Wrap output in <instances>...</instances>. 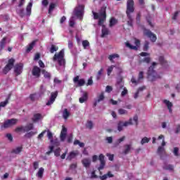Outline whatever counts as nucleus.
I'll list each match as a JSON object with an SVG mask.
<instances>
[{"label": "nucleus", "instance_id": "1", "mask_svg": "<svg viewBox=\"0 0 180 180\" xmlns=\"http://www.w3.org/2000/svg\"><path fill=\"white\" fill-rule=\"evenodd\" d=\"M94 19L98 20V26H102V37H105V36L109 34V30L105 27L103 23L105 20H106V8H101L99 13H95L92 11Z\"/></svg>", "mask_w": 180, "mask_h": 180}, {"label": "nucleus", "instance_id": "2", "mask_svg": "<svg viewBox=\"0 0 180 180\" xmlns=\"http://www.w3.org/2000/svg\"><path fill=\"white\" fill-rule=\"evenodd\" d=\"M64 49H62L60 52L56 53L53 58V61L58 63V66L56 65L58 71H63L65 68V59L64 58Z\"/></svg>", "mask_w": 180, "mask_h": 180}, {"label": "nucleus", "instance_id": "3", "mask_svg": "<svg viewBox=\"0 0 180 180\" xmlns=\"http://www.w3.org/2000/svg\"><path fill=\"white\" fill-rule=\"evenodd\" d=\"M134 12V1L128 0L127 2V16L128 18L127 25L128 26H133V17L131 13Z\"/></svg>", "mask_w": 180, "mask_h": 180}, {"label": "nucleus", "instance_id": "4", "mask_svg": "<svg viewBox=\"0 0 180 180\" xmlns=\"http://www.w3.org/2000/svg\"><path fill=\"white\" fill-rule=\"evenodd\" d=\"M155 65H157V63L153 62L148 70V79L151 82H154V81L161 79V75L154 70Z\"/></svg>", "mask_w": 180, "mask_h": 180}, {"label": "nucleus", "instance_id": "5", "mask_svg": "<svg viewBox=\"0 0 180 180\" xmlns=\"http://www.w3.org/2000/svg\"><path fill=\"white\" fill-rule=\"evenodd\" d=\"M133 124H135L136 126L139 124V116L134 115L133 119L130 118L128 121L124 122H120L118 123L117 130L122 131V130H123V127H127V126H131Z\"/></svg>", "mask_w": 180, "mask_h": 180}, {"label": "nucleus", "instance_id": "6", "mask_svg": "<svg viewBox=\"0 0 180 180\" xmlns=\"http://www.w3.org/2000/svg\"><path fill=\"white\" fill-rule=\"evenodd\" d=\"M18 123V120L13 118L10 120H7L4 122V124L1 126V129H9V127H12V126H15Z\"/></svg>", "mask_w": 180, "mask_h": 180}, {"label": "nucleus", "instance_id": "7", "mask_svg": "<svg viewBox=\"0 0 180 180\" xmlns=\"http://www.w3.org/2000/svg\"><path fill=\"white\" fill-rule=\"evenodd\" d=\"M84 5H79L75 8L74 13L79 19H82V16H84Z\"/></svg>", "mask_w": 180, "mask_h": 180}, {"label": "nucleus", "instance_id": "8", "mask_svg": "<svg viewBox=\"0 0 180 180\" xmlns=\"http://www.w3.org/2000/svg\"><path fill=\"white\" fill-rule=\"evenodd\" d=\"M158 140H162V146H159L158 148V154L162 155V154H164V153H165V148H164V147L166 143L164 135H160L158 138Z\"/></svg>", "mask_w": 180, "mask_h": 180}, {"label": "nucleus", "instance_id": "9", "mask_svg": "<svg viewBox=\"0 0 180 180\" xmlns=\"http://www.w3.org/2000/svg\"><path fill=\"white\" fill-rule=\"evenodd\" d=\"M143 34L148 37L153 43L157 41V36L149 30H144Z\"/></svg>", "mask_w": 180, "mask_h": 180}, {"label": "nucleus", "instance_id": "10", "mask_svg": "<svg viewBox=\"0 0 180 180\" xmlns=\"http://www.w3.org/2000/svg\"><path fill=\"white\" fill-rule=\"evenodd\" d=\"M143 79H144V72L141 71L139 73L137 80H136V79L134 77H132L131 79V82L132 84H134V85H137V84H140V82H141V81H143Z\"/></svg>", "mask_w": 180, "mask_h": 180}, {"label": "nucleus", "instance_id": "11", "mask_svg": "<svg viewBox=\"0 0 180 180\" xmlns=\"http://www.w3.org/2000/svg\"><path fill=\"white\" fill-rule=\"evenodd\" d=\"M14 63H15V60L13 59H10L8 60V63L6 65V67L3 70L4 74H8V72H9L11 70H12V68H13Z\"/></svg>", "mask_w": 180, "mask_h": 180}, {"label": "nucleus", "instance_id": "12", "mask_svg": "<svg viewBox=\"0 0 180 180\" xmlns=\"http://www.w3.org/2000/svg\"><path fill=\"white\" fill-rule=\"evenodd\" d=\"M140 56H141V57H144L141 59V63H146V64H148V63L151 61V59L150 58V53L147 52H141Z\"/></svg>", "mask_w": 180, "mask_h": 180}, {"label": "nucleus", "instance_id": "13", "mask_svg": "<svg viewBox=\"0 0 180 180\" xmlns=\"http://www.w3.org/2000/svg\"><path fill=\"white\" fill-rule=\"evenodd\" d=\"M134 43L136 46H133L130 44V43L126 42L125 46L126 47H128V49H130L131 50H137V49H139V46H140V40L135 39Z\"/></svg>", "mask_w": 180, "mask_h": 180}, {"label": "nucleus", "instance_id": "14", "mask_svg": "<svg viewBox=\"0 0 180 180\" xmlns=\"http://www.w3.org/2000/svg\"><path fill=\"white\" fill-rule=\"evenodd\" d=\"M58 95V91L52 92L51 94L50 99L46 103L47 106H50V105H53V103H54V101H56V98H57Z\"/></svg>", "mask_w": 180, "mask_h": 180}, {"label": "nucleus", "instance_id": "15", "mask_svg": "<svg viewBox=\"0 0 180 180\" xmlns=\"http://www.w3.org/2000/svg\"><path fill=\"white\" fill-rule=\"evenodd\" d=\"M73 82L75 84H77V86H84V85H85V79H79V76H76L75 77H74Z\"/></svg>", "mask_w": 180, "mask_h": 180}, {"label": "nucleus", "instance_id": "16", "mask_svg": "<svg viewBox=\"0 0 180 180\" xmlns=\"http://www.w3.org/2000/svg\"><path fill=\"white\" fill-rule=\"evenodd\" d=\"M22 70H23V64L19 63L15 65L14 72L16 74V75H20V74H22Z\"/></svg>", "mask_w": 180, "mask_h": 180}, {"label": "nucleus", "instance_id": "17", "mask_svg": "<svg viewBox=\"0 0 180 180\" xmlns=\"http://www.w3.org/2000/svg\"><path fill=\"white\" fill-rule=\"evenodd\" d=\"M100 166L98 167V171H102L105 168V156L103 154L99 155Z\"/></svg>", "mask_w": 180, "mask_h": 180}, {"label": "nucleus", "instance_id": "18", "mask_svg": "<svg viewBox=\"0 0 180 180\" xmlns=\"http://www.w3.org/2000/svg\"><path fill=\"white\" fill-rule=\"evenodd\" d=\"M79 154V152L78 150L72 151L68 154L66 160H68V161H71V160H74V158H75V157Z\"/></svg>", "mask_w": 180, "mask_h": 180}, {"label": "nucleus", "instance_id": "19", "mask_svg": "<svg viewBox=\"0 0 180 180\" xmlns=\"http://www.w3.org/2000/svg\"><path fill=\"white\" fill-rule=\"evenodd\" d=\"M163 169L165 171H169V172H174V169H175V166L171 164L165 163L163 165Z\"/></svg>", "mask_w": 180, "mask_h": 180}, {"label": "nucleus", "instance_id": "20", "mask_svg": "<svg viewBox=\"0 0 180 180\" xmlns=\"http://www.w3.org/2000/svg\"><path fill=\"white\" fill-rule=\"evenodd\" d=\"M9 43L11 41V39L9 38L5 37H4L1 41H0V51L4 50L5 49V44H6V42Z\"/></svg>", "mask_w": 180, "mask_h": 180}, {"label": "nucleus", "instance_id": "21", "mask_svg": "<svg viewBox=\"0 0 180 180\" xmlns=\"http://www.w3.org/2000/svg\"><path fill=\"white\" fill-rule=\"evenodd\" d=\"M105 99V93L102 92L101 94L97 96V99L94 102V106H96L98 103L102 102Z\"/></svg>", "mask_w": 180, "mask_h": 180}, {"label": "nucleus", "instance_id": "22", "mask_svg": "<svg viewBox=\"0 0 180 180\" xmlns=\"http://www.w3.org/2000/svg\"><path fill=\"white\" fill-rule=\"evenodd\" d=\"M131 150H133L131 145L126 144L124 146V150L122 152V154H124V155H127V154H129V153H130Z\"/></svg>", "mask_w": 180, "mask_h": 180}, {"label": "nucleus", "instance_id": "23", "mask_svg": "<svg viewBox=\"0 0 180 180\" xmlns=\"http://www.w3.org/2000/svg\"><path fill=\"white\" fill-rule=\"evenodd\" d=\"M41 71V70L39 67L34 66L32 69V75H34V77H37V78H39V77H40Z\"/></svg>", "mask_w": 180, "mask_h": 180}, {"label": "nucleus", "instance_id": "24", "mask_svg": "<svg viewBox=\"0 0 180 180\" xmlns=\"http://www.w3.org/2000/svg\"><path fill=\"white\" fill-rule=\"evenodd\" d=\"M82 96L79 98V101L80 103H84L88 101V93L85 91H82Z\"/></svg>", "mask_w": 180, "mask_h": 180}, {"label": "nucleus", "instance_id": "25", "mask_svg": "<svg viewBox=\"0 0 180 180\" xmlns=\"http://www.w3.org/2000/svg\"><path fill=\"white\" fill-rule=\"evenodd\" d=\"M66 137H67V128H65V127L63 126V129L60 132V140L62 141H64L65 140Z\"/></svg>", "mask_w": 180, "mask_h": 180}, {"label": "nucleus", "instance_id": "26", "mask_svg": "<svg viewBox=\"0 0 180 180\" xmlns=\"http://www.w3.org/2000/svg\"><path fill=\"white\" fill-rule=\"evenodd\" d=\"M82 163L85 168H89V167L91 166V159L84 158L82 160Z\"/></svg>", "mask_w": 180, "mask_h": 180}, {"label": "nucleus", "instance_id": "27", "mask_svg": "<svg viewBox=\"0 0 180 180\" xmlns=\"http://www.w3.org/2000/svg\"><path fill=\"white\" fill-rule=\"evenodd\" d=\"M163 103H165V105H166V106L168 108V110L170 113H172V103H171L168 100H163Z\"/></svg>", "mask_w": 180, "mask_h": 180}, {"label": "nucleus", "instance_id": "28", "mask_svg": "<svg viewBox=\"0 0 180 180\" xmlns=\"http://www.w3.org/2000/svg\"><path fill=\"white\" fill-rule=\"evenodd\" d=\"M22 150H23V147L17 146V147L13 148V150H11V153H12V154H17L18 155V154L21 153Z\"/></svg>", "mask_w": 180, "mask_h": 180}, {"label": "nucleus", "instance_id": "29", "mask_svg": "<svg viewBox=\"0 0 180 180\" xmlns=\"http://www.w3.org/2000/svg\"><path fill=\"white\" fill-rule=\"evenodd\" d=\"M41 119H43V115H41V114L40 113H37L34 115L32 117V121L36 122H39V120H41Z\"/></svg>", "mask_w": 180, "mask_h": 180}, {"label": "nucleus", "instance_id": "30", "mask_svg": "<svg viewBox=\"0 0 180 180\" xmlns=\"http://www.w3.org/2000/svg\"><path fill=\"white\" fill-rule=\"evenodd\" d=\"M119 57H120L119 54L113 53L108 56V60H110V61L111 63H115V60H117V58H119Z\"/></svg>", "mask_w": 180, "mask_h": 180}, {"label": "nucleus", "instance_id": "31", "mask_svg": "<svg viewBox=\"0 0 180 180\" xmlns=\"http://www.w3.org/2000/svg\"><path fill=\"white\" fill-rule=\"evenodd\" d=\"M33 6V3L30 2L26 8V11H27V15L28 16H30L31 13H32V7Z\"/></svg>", "mask_w": 180, "mask_h": 180}, {"label": "nucleus", "instance_id": "32", "mask_svg": "<svg viewBox=\"0 0 180 180\" xmlns=\"http://www.w3.org/2000/svg\"><path fill=\"white\" fill-rule=\"evenodd\" d=\"M69 117H70V112H68V110L65 108L63 112V119H65V120H67Z\"/></svg>", "mask_w": 180, "mask_h": 180}, {"label": "nucleus", "instance_id": "33", "mask_svg": "<svg viewBox=\"0 0 180 180\" xmlns=\"http://www.w3.org/2000/svg\"><path fill=\"white\" fill-rule=\"evenodd\" d=\"M43 174H44V169L43 167H41L37 173V176L38 178H43Z\"/></svg>", "mask_w": 180, "mask_h": 180}, {"label": "nucleus", "instance_id": "34", "mask_svg": "<svg viewBox=\"0 0 180 180\" xmlns=\"http://www.w3.org/2000/svg\"><path fill=\"white\" fill-rule=\"evenodd\" d=\"M86 127L89 130H92V129H94V122L92 121H87L86 123Z\"/></svg>", "mask_w": 180, "mask_h": 180}, {"label": "nucleus", "instance_id": "35", "mask_svg": "<svg viewBox=\"0 0 180 180\" xmlns=\"http://www.w3.org/2000/svg\"><path fill=\"white\" fill-rule=\"evenodd\" d=\"M82 46L84 50H88L89 49V41L88 40L82 41Z\"/></svg>", "mask_w": 180, "mask_h": 180}, {"label": "nucleus", "instance_id": "36", "mask_svg": "<svg viewBox=\"0 0 180 180\" xmlns=\"http://www.w3.org/2000/svg\"><path fill=\"white\" fill-rule=\"evenodd\" d=\"M46 86L41 85L40 86V89H39V95H40V96H43V95H44V94L46 93Z\"/></svg>", "mask_w": 180, "mask_h": 180}, {"label": "nucleus", "instance_id": "37", "mask_svg": "<svg viewBox=\"0 0 180 180\" xmlns=\"http://www.w3.org/2000/svg\"><path fill=\"white\" fill-rule=\"evenodd\" d=\"M150 140H151V139L148 138V137H143L141 141V146H144V144L149 143Z\"/></svg>", "mask_w": 180, "mask_h": 180}, {"label": "nucleus", "instance_id": "38", "mask_svg": "<svg viewBox=\"0 0 180 180\" xmlns=\"http://www.w3.org/2000/svg\"><path fill=\"white\" fill-rule=\"evenodd\" d=\"M16 12L18 15H20L21 18H23L25 16V9L23 8H17Z\"/></svg>", "mask_w": 180, "mask_h": 180}, {"label": "nucleus", "instance_id": "39", "mask_svg": "<svg viewBox=\"0 0 180 180\" xmlns=\"http://www.w3.org/2000/svg\"><path fill=\"white\" fill-rule=\"evenodd\" d=\"M25 131H30V130H33V124H30L25 127H24Z\"/></svg>", "mask_w": 180, "mask_h": 180}, {"label": "nucleus", "instance_id": "40", "mask_svg": "<svg viewBox=\"0 0 180 180\" xmlns=\"http://www.w3.org/2000/svg\"><path fill=\"white\" fill-rule=\"evenodd\" d=\"M42 74H44V77L46 79H50V78H51V75L49 72H46L45 70H43Z\"/></svg>", "mask_w": 180, "mask_h": 180}, {"label": "nucleus", "instance_id": "41", "mask_svg": "<svg viewBox=\"0 0 180 180\" xmlns=\"http://www.w3.org/2000/svg\"><path fill=\"white\" fill-rule=\"evenodd\" d=\"M116 23H117V20H116L115 18H112L110 20V27L115 26Z\"/></svg>", "mask_w": 180, "mask_h": 180}, {"label": "nucleus", "instance_id": "42", "mask_svg": "<svg viewBox=\"0 0 180 180\" xmlns=\"http://www.w3.org/2000/svg\"><path fill=\"white\" fill-rule=\"evenodd\" d=\"M126 139V137H124V136H122V137L118 139L115 141V146H119V145L120 144V143L124 141V139Z\"/></svg>", "mask_w": 180, "mask_h": 180}, {"label": "nucleus", "instance_id": "43", "mask_svg": "<svg viewBox=\"0 0 180 180\" xmlns=\"http://www.w3.org/2000/svg\"><path fill=\"white\" fill-rule=\"evenodd\" d=\"M35 44H36V41H34L31 44H30L28 48L27 49V53H29L33 49V47H34Z\"/></svg>", "mask_w": 180, "mask_h": 180}, {"label": "nucleus", "instance_id": "44", "mask_svg": "<svg viewBox=\"0 0 180 180\" xmlns=\"http://www.w3.org/2000/svg\"><path fill=\"white\" fill-rule=\"evenodd\" d=\"M37 134V131H30L25 134V137H27L28 139H30V137L34 136V134Z\"/></svg>", "mask_w": 180, "mask_h": 180}, {"label": "nucleus", "instance_id": "45", "mask_svg": "<svg viewBox=\"0 0 180 180\" xmlns=\"http://www.w3.org/2000/svg\"><path fill=\"white\" fill-rule=\"evenodd\" d=\"M118 113L119 115H127L129 112L123 108H120L118 109Z\"/></svg>", "mask_w": 180, "mask_h": 180}, {"label": "nucleus", "instance_id": "46", "mask_svg": "<svg viewBox=\"0 0 180 180\" xmlns=\"http://www.w3.org/2000/svg\"><path fill=\"white\" fill-rule=\"evenodd\" d=\"M47 137L51 141V143H53V133L50 130L47 131Z\"/></svg>", "mask_w": 180, "mask_h": 180}, {"label": "nucleus", "instance_id": "47", "mask_svg": "<svg viewBox=\"0 0 180 180\" xmlns=\"http://www.w3.org/2000/svg\"><path fill=\"white\" fill-rule=\"evenodd\" d=\"M113 68H115V65H111L108 67L107 69V75L109 76L110 74H112V71H113Z\"/></svg>", "mask_w": 180, "mask_h": 180}, {"label": "nucleus", "instance_id": "48", "mask_svg": "<svg viewBox=\"0 0 180 180\" xmlns=\"http://www.w3.org/2000/svg\"><path fill=\"white\" fill-rule=\"evenodd\" d=\"M58 50V47L56 46L55 45H51L50 53H55V51H57Z\"/></svg>", "mask_w": 180, "mask_h": 180}, {"label": "nucleus", "instance_id": "49", "mask_svg": "<svg viewBox=\"0 0 180 180\" xmlns=\"http://www.w3.org/2000/svg\"><path fill=\"white\" fill-rule=\"evenodd\" d=\"M56 8V4L54 3H51L49 6V13H51L52 11Z\"/></svg>", "mask_w": 180, "mask_h": 180}, {"label": "nucleus", "instance_id": "50", "mask_svg": "<svg viewBox=\"0 0 180 180\" xmlns=\"http://www.w3.org/2000/svg\"><path fill=\"white\" fill-rule=\"evenodd\" d=\"M129 94V91L127 90V88L124 87L123 91L121 93V96H126Z\"/></svg>", "mask_w": 180, "mask_h": 180}, {"label": "nucleus", "instance_id": "51", "mask_svg": "<svg viewBox=\"0 0 180 180\" xmlns=\"http://www.w3.org/2000/svg\"><path fill=\"white\" fill-rule=\"evenodd\" d=\"M60 153H61V149H60V148H58L54 150L56 157H60Z\"/></svg>", "mask_w": 180, "mask_h": 180}, {"label": "nucleus", "instance_id": "52", "mask_svg": "<svg viewBox=\"0 0 180 180\" xmlns=\"http://www.w3.org/2000/svg\"><path fill=\"white\" fill-rule=\"evenodd\" d=\"M102 72H103V68H101L97 74L96 78L97 79H101V77H102Z\"/></svg>", "mask_w": 180, "mask_h": 180}, {"label": "nucleus", "instance_id": "53", "mask_svg": "<svg viewBox=\"0 0 180 180\" xmlns=\"http://www.w3.org/2000/svg\"><path fill=\"white\" fill-rule=\"evenodd\" d=\"M68 47L70 50H72V47H74V42L72 41L69 40L68 44Z\"/></svg>", "mask_w": 180, "mask_h": 180}, {"label": "nucleus", "instance_id": "54", "mask_svg": "<svg viewBox=\"0 0 180 180\" xmlns=\"http://www.w3.org/2000/svg\"><path fill=\"white\" fill-rule=\"evenodd\" d=\"M107 143H108V144H112V143H113V138L112 136H108L105 139Z\"/></svg>", "mask_w": 180, "mask_h": 180}, {"label": "nucleus", "instance_id": "55", "mask_svg": "<svg viewBox=\"0 0 180 180\" xmlns=\"http://www.w3.org/2000/svg\"><path fill=\"white\" fill-rule=\"evenodd\" d=\"M159 61L160 63L162 64V65H164V64H167V62L165 61V60L164 59V56H160L159 58Z\"/></svg>", "mask_w": 180, "mask_h": 180}, {"label": "nucleus", "instance_id": "56", "mask_svg": "<svg viewBox=\"0 0 180 180\" xmlns=\"http://www.w3.org/2000/svg\"><path fill=\"white\" fill-rule=\"evenodd\" d=\"M74 20H75V17L72 16L71 18L70 19V26H71V27H72L75 25Z\"/></svg>", "mask_w": 180, "mask_h": 180}, {"label": "nucleus", "instance_id": "57", "mask_svg": "<svg viewBox=\"0 0 180 180\" xmlns=\"http://www.w3.org/2000/svg\"><path fill=\"white\" fill-rule=\"evenodd\" d=\"M112 89H113L112 88V86H107L105 88V92H108L109 94V93L112 92Z\"/></svg>", "mask_w": 180, "mask_h": 180}, {"label": "nucleus", "instance_id": "58", "mask_svg": "<svg viewBox=\"0 0 180 180\" xmlns=\"http://www.w3.org/2000/svg\"><path fill=\"white\" fill-rule=\"evenodd\" d=\"M15 131H17V132L25 131V127H17L15 129Z\"/></svg>", "mask_w": 180, "mask_h": 180}, {"label": "nucleus", "instance_id": "59", "mask_svg": "<svg viewBox=\"0 0 180 180\" xmlns=\"http://www.w3.org/2000/svg\"><path fill=\"white\" fill-rule=\"evenodd\" d=\"M148 45H149L148 41H146L144 46H143L144 51H147V50H148Z\"/></svg>", "mask_w": 180, "mask_h": 180}, {"label": "nucleus", "instance_id": "60", "mask_svg": "<svg viewBox=\"0 0 180 180\" xmlns=\"http://www.w3.org/2000/svg\"><path fill=\"white\" fill-rule=\"evenodd\" d=\"M6 137H7L8 140H9V141H13V137L12 136V134H7Z\"/></svg>", "mask_w": 180, "mask_h": 180}, {"label": "nucleus", "instance_id": "61", "mask_svg": "<svg viewBox=\"0 0 180 180\" xmlns=\"http://www.w3.org/2000/svg\"><path fill=\"white\" fill-rule=\"evenodd\" d=\"M175 133L176 134H178V133H180V124H178L176 126Z\"/></svg>", "mask_w": 180, "mask_h": 180}, {"label": "nucleus", "instance_id": "62", "mask_svg": "<svg viewBox=\"0 0 180 180\" xmlns=\"http://www.w3.org/2000/svg\"><path fill=\"white\" fill-rule=\"evenodd\" d=\"M37 96V94H31L30 96V99H31L32 101H36Z\"/></svg>", "mask_w": 180, "mask_h": 180}, {"label": "nucleus", "instance_id": "63", "mask_svg": "<svg viewBox=\"0 0 180 180\" xmlns=\"http://www.w3.org/2000/svg\"><path fill=\"white\" fill-rule=\"evenodd\" d=\"M179 151V149L176 147L174 148V154L176 155V157H178V152Z\"/></svg>", "mask_w": 180, "mask_h": 180}, {"label": "nucleus", "instance_id": "64", "mask_svg": "<svg viewBox=\"0 0 180 180\" xmlns=\"http://www.w3.org/2000/svg\"><path fill=\"white\" fill-rule=\"evenodd\" d=\"M34 169H37L39 168V162H34L33 163Z\"/></svg>", "mask_w": 180, "mask_h": 180}]
</instances>
